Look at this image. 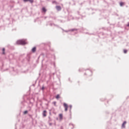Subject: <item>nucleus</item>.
Wrapping results in <instances>:
<instances>
[{
    "mask_svg": "<svg viewBox=\"0 0 129 129\" xmlns=\"http://www.w3.org/2000/svg\"><path fill=\"white\" fill-rule=\"evenodd\" d=\"M42 11L43 12H44V13H46V12L47 11V10H46V8H42Z\"/></svg>",
    "mask_w": 129,
    "mask_h": 129,
    "instance_id": "1a4fd4ad",
    "label": "nucleus"
},
{
    "mask_svg": "<svg viewBox=\"0 0 129 129\" xmlns=\"http://www.w3.org/2000/svg\"><path fill=\"white\" fill-rule=\"evenodd\" d=\"M2 51L3 55H5L6 54V52H5V51H6V49L5 48H3Z\"/></svg>",
    "mask_w": 129,
    "mask_h": 129,
    "instance_id": "0eeeda50",
    "label": "nucleus"
},
{
    "mask_svg": "<svg viewBox=\"0 0 129 129\" xmlns=\"http://www.w3.org/2000/svg\"><path fill=\"white\" fill-rule=\"evenodd\" d=\"M17 45H26L27 44V41L25 39H22L18 40L16 42Z\"/></svg>",
    "mask_w": 129,
    "mask_h": 129,
    "instance_id": "f257e3e1",
    "label": "nucleus"
},
{
    "mask_svg": "<svg viewBox=\"0 0 129 129\" xmlns=\"http://www.w3.org/2000/svg\"><path fill=\"white\" fill-rule=\"evenodd\" d=\"M126 124V121H124L123 123L122 124V127H125V124Z\"/></svg>",
    "mask_w": 129,
    "mask_h": 129,
    "instance_id": "20e7f679",
    "label": "nucleus"
},
{
    "mask_svg": "<svg viewBox=\"0 0 129 129\" xmlns=\"http://www.w3.org/2000/svg\"><path fill=\"white\" fill-rule=\"evenodd\" d=\"M63 106L65 108V111H67V110H68V105H67V104L64 103Z\"/></svg>",
    "mask_w": 129,
    "mask_h": 129,
    "instance_id": "f03ea898",
    "label": "nucleus"
},
{
    "mask_svg": "<svg viewBox=\"0 0 129 129\" xmlns=\"http://www.w3.org/2000/svg\"><path fill=\"white\" fill-rule=\"evenodd\" d=\"M42 90H44V87L42 88Z\"/></svg>",
    "mask_w": 129,
    "mask_h": 129,
    "instance_id": "dca6fc26",
    "label": "nucleus"
},
{
    "mask_svg": "<svg viewBox=\"0 0 129 129\" xmlns=\"http://www.w3.org/2000/svg\"><path fill=\"white\" fill-rule=\"evenodd\" d=\"M59 119H60V120H62V119H63V114H59Z\"/></svg>",
    "mask_w": 129,
    "mask_h": 129,
    "instance_id": "7ed1b4c3",
    "label": "nucleus"
},
{
    "mask_svg": "<svg viewBox=\"0 0 129 129\" xmlns=\"http://www.w3.org/2000/svg\"><path fill=\"white\" fill-rule=\"evenodd\" d=\"M56 9L57 11H61V7L60 6H56Z\"/></svg>",
    "mask_w": 129,
    "mask_h": 129,
    "instance_id": "39448f33",
    "label": "nucleus"
},
{
    "mask_svg": "<svg viewBox=\"0 0 129 129\" xmlns=\"http://www.w3.org/2000/svg\"><path fill=\"white\" fill-rule=\"evenodd\" d=\"M24 2H29V0H24Z\"/></svg>",
    "mask_w": 129,
    "mask_h": 129,
    "instance_id": "2eb2a0df",
    "label": "nucleus"
},
{
    "mask_svg": "<svg viewBox=\"0 0 129 129\" xmlns=\"http://www.w3.org/2000/svg\"><path fill=\"white\" fill-rule=\"evenodd\" d=\"M127 27H129V23H128V24L127 25Z\"/></svg>",
    "mask_w": 129,
    "mask_h": 129,
    "instance_id": "f3484780",
    "label": "nucleus"
},
{
    "mask_svg": "<svg viewBox=\"0 0 129 129\" xmlns=\"http://www.w3.org/2000/svg\"><path fill=\"white\" fill-rule=\"evenodd\" d=\"M56 3V2H53V3Z\"/></svg>",
    "mask_w": 129,
    "mask_h": 129,
    "instance_id": "aec40b11",
    "label": "nucleus"
},
{
    "mask_svg": "<svg viewBox=\"0 0 129 129\" xmlns=\"http://www.w3.org/2000/svg\"><path fill=\"white\" fill-rule=\"evenodd\" d=\"M124 5V3L123 2H120V7H122V6H123Z\"/></svg>",
    "mask_w": 129,
    "mask_h": 129,
    "instance_id": "9d476101",
    "label": "nucleus"
},
{
    "mask_svg": "<svg viewBox=\"0 0 129 129\" xmlns=\"http://www.w3.org/2000/svg\"><path fill=\"white\" fill-rule=\"evenodd\" d=\"M46 113H47V111L46 110L43 111V116H47V114H46Z\"/></svg>",
    "mask_w": 129,
    "mask_h": 129,
    "instance_id": "423d86ee",
    "label": "nucleus"
},
{
    "mask_svg": "<svg viewBox=\"0 0 129 129\" xmlns=\"http://www.w3.org/2000/svg\"><path fill=\"white\" fill-rule=\"evenodd\" d=\"M55 98H56V99H59V98H60V95H57Z\"/></svg>",
    "mask_w": 129,
    "mask_h": 129,
    "instance_id": "9b49d317",
    "label": "nucleus"
},
{
    "mask_svg": "<svg viewBox=\"0 0 129 129\" xmlns=\"http://www.w3.org/2000/svg\"><path fill=\"white\" fill-rule=\"evenodd\" d=\"M54 104H56V103H55V102H54Z\"/></svg>",
    "mask_w": 129,
    "mask_h": 129,
    "instance_id": "6ab92c4d",
    "label": "nucleus"
},
{
    "mask_svg": "<svg viewBox=\"0 0 129 129\" xmlns=\"http://www.w3.org/2000/svg\"><path fill=\"white\" fill-rule=\"evenodd\" d=\"M28 2L31 3V4H33V3H34V1H33V0H28Z\"/></svg>",
    "mask_w": 129,
    "mask_h": 129,
    "instance_id": "ddd939ff",
    "label": "nucleus"
},
{
    "mask_svg": "<svg viewBox=\"0 0 129 129\" xmlns=\"http://www.w3.org/2000/svg\"><path fill=\"white\" fill-rule=\"evenodd\" d=\"M123 52H124V54H126V53H127V50L126 49H124Z\"/></svg>",
    "mask_w": 129,
    "mask_h": 129,
    "instance_id": "f8f14e48",
    "label": "nucleus"
},
{
    "mask_svg": "<svg viewBox=\"0 0 129 129\" xmlns=\"http://www.w3.org/2000/svg\"><path fill=\"white\" fill-rule=\"evenodd\" d=\"M32 51L33 53H35V52H36V47H33L32 49Z\"/></svg>",
    "mask_w": 129,
    "mask_h": 129,
    "instance_id": "6e6552de",
    "label": "nucleus"
},
{
    "mask_svg": "<svg viewBox=\"0 0 129 129\" xmlns=\"http://www.w3.org/2000/svg\"><path fill=\"white\" fill-rule=\"evenodd\" d=\"M24 114H27V113H28V111H25L24 112Z\"/></svg>",
    "mask_w": 129,
    "mask_h": 129,
    "instance_id": "4468645a",
    "label": "nucleus"
},
{
    "mask_svg": "<svg viewBox=\"0 0 129 129\" xmlns=\"http://www.w3.org/2000/svg\"><path fill=\"white\" fill-rule=\"evenodd\" d=\"M72 31H75V29H72Z\"/></svg>",
    "mask_w": 129,
    "mask_h": 129,
    "instance_id": "a211bd4d",
    "label": "nucleus"
}]
</instances>
